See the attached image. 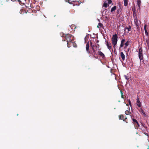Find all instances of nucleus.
Segmentation results:
<instances>
[{
  "label": "nucleus",
  "mask_w": 149,
  "mask_h": 149,
  "mask_svg": "<svg viewBox=\"0 0 149 149\" xmlns=\"http://www.w3.org/2000/svg\"><path fill=\"white\" fill-rule=\"evenodd\" d=\"M64 37L65 39L67 42L73 43L72 41L74 40V37L71 34H66Z\"/></svg>",
  "instance_id": "1"
},
{
  "label": "nucleus",
  "mask_w": 149,
  "mask_h": 149,
  "mask_svg": "<svg viewBox=\"0 0 149 149\" xmlns=\"http://www.w3.org/2000/svg\"><path fill=\"white\" fill-rule=\"evenodd\" d=\"M113 48L115 49V46L116 45L118 41V36L116 34L113 35L111 38Z\"/></svg>",
  "instance_id": "2"
},
{
  "label": "nucleus",
  "mask_w": 149,
  "mask_h": 149,
  "mask_svg": "<svg viewBox=\"0 0 149 149\" xmlns=\"http://www.w3.org/2000/svg\"><path fill=\"white\" fill-rule=\"evenodd\" d=\"M146 27H147V25L146 24H145L144 26V29L145 30V33L146 35L148 37V32H147V29H146Z\"/></svg>",
  "instance_id": "3"
},
{
  "label": "nucleus",
  "mask_w": 149,
  "mask_h": 149,
  "mask_svg": "<svg viewBox=\"0 0 149 149\" xmlns=\"http://www.w3.org/2000/svg\"><path fill=\"white\" fill-rule=\"evenodd\" d=\"M134 22H135V23L136 25V27L138 28V27H139V23L138 22L137 20V17H135Z\"/></svg>",
  "instance_id": "4"
},
{
  "label": "nucleus",
  "mask_w": 149,
  "mask_h": 149,
  "mask_svg": "<svg viewBox=\"0 0 149 149\" xmlns=\"http://www.w3.org/2000/svg\"><path fill=\"white\" fill-rule=\"evenodd\" d=\"M120 56L122 60L123 61L125 60V55H124L123 52H121L120 53Z\"/></svg>",
  "instance_id": "5"
},
{
  "label": "nucleus",
  "mask_w": 149,
  "mask_h": 149,
  "mask_svg": "<svg viewBox=\"0 0 149 149\" xmlns=\"http://www.w3.org/2000/svg\"><path fill=\"white\" fill-rule=\"evenodd\" d=\"M98 54L99 56H100L102 58H104L105 57V55L101 51H98Z\"/></svg>",
  "instance_id": "6"
},
{
  "label": "nucleus",
  "mask_w": 149,
  "mask_h": 149,
  "mask_svg": "<svg viewBox=\"0 0 149 149\" xmlns=\"http://www.w3.org/2000/svg\"><path fill=\"white\" fill-rule=\"evenodd\" d=\"M125 41V40L124 39H123L121 40L120 45V48L123 46Z\"/></svg>",
  "instance_id": "7"
},
{
  "label": "nucleus",
  "mask_w": 149,
  "mask_h": 149,
  "mask_svg": "<svg viewBox=\"0 0 149 149\" xmlns=\"http://www.w3.org/2000/svg\"><path fill=\"white\" fill-rule=\"evenodd\" d=\"M132 120L134 122V124L135 125H137L138 127L139 126V125L136 120L134 118H133L132 119Z\"/></svg>",
  "instance_id": "8"
},
{
  "label": "nucleus",
  "mask_w": 149,
  "mask_h": 149,
  "mask_svg": "<svg viewBox=\"0 0 149 149\" xmlns=\"http://www.w3.org/2000/svg\"><path fill=\"white\" fill-rule=\"evenodd\" d=\"M89 44L88 42L87 43L86 45V50L87 52H88L89 53H90V51H89Z\"/></svg>",
  "instance_id": "9"
},
{
  "label": "nucleus",
  "mask_w": 149,
  "mask_h": 149,
  "mask_svg": "<svg viewBox=\"0 0 149 149\" xmlns=\"http://www.w3.org/2000/svg\"><path fill=\"white\" fill-rule=\"evenodd\" d=\"M139 57L140 61L143 59V55L142 53H139Z\"/></svg>",
  "instance_id": "10"
},
{
  "label": "nucleus",
  "mask_w": 149,
  "mask_h": 149,
  "mask_svg": "<svg viewBox=\"0 0 149 149\" xmlns=\"http://www.w3.org/2000/svg\"><path fill=\"white\" fill-rule=\"evenodd\" d=\"M139 112L141 113V114H143L144 116H146V114L145 113V112L143 111V110L141 108L139 109Z\"/></svg>",
  "instance_id": "11"
},
{
  "label": "nucleus",
  "mask_w": 149,
  "mask_h": 149,
  "mask_svg": "<svg viewBox=\"0 0 149 149\" xmlns=\"http://www.w3.org/2000/svg\"><path fill=\"white\" fill-rule=\"evenodd\" d=\"M92 50L93 51V56L95 58H96L95 57V54H96V51L94 47H92Z\"/></svg>",
  "instance_id": "12"
},
{
  "label": "nucleus",
  "mask_w": 149,
  "mask_h": 149,
  "mask_svg": "<svg viewBox=\"0 0 149 149\" xmlns=\"http://www.w3.org/2000/svg\"><path fill=\"white\" fill-rule=\"evenodd\" d=\"M119 119L120 120H123V119L125 118V117L123 115H120L118 116Z\"/></svg>",
  "instance_id": "13"
},
{
  "label": "nucleus",
  "mask_w": 149,
  "mask_h": 149,
  "mask_svg": "<svg viewBox=\"0 0 149 149\" xmlns=\"http://www.w3.org/2000/svg\"><path fill=\"white\" fill-rule=\"evenodd\" d=\"M107 47L108 48L110 51L111 52V50L113 51L112 47L111 46V43H110L109 45Z\"/></svg>",
  "instance_id": "14"
},
{
  "label": "nucleus",
  "mask_w": 149,
  "mask_h": 149,
  "mask_svg": "<svg viewBox=\"0 0 149 149\" xmlns=\"http://www.w3.org/2000/svg\"><path fill=\"white\" fill-rule=\"evenodd\" d=\"M137 3L139 8V9H140V7L141 4V0H137Z\"/></svg>",
  "instance_id": "15"
},
{
  "label": "nucleus",
  "mask_w": 149,
  "mask_h": 149,
  "mask_svg": "<svg viewBox=\"0 0 149 149\" xmlns=\"http://www.w3.org/2000/svg\"><path fill=\"white\" fill-rule=\"evenodd\" d=\"M137 105L139 107H140L141 106V103L140 101L139 100V99L137 100V103H136Z\"/></svg>",
  "instance_id": "16"
},
{
  "label": "nucleus",
  "mask_w": 149,
  "mask_h": 149,
  "mask_svg": "<svg viewBox=\"0 0 149 149\" xmlns=\"http://www.w3.org/2000/svg\"><path fill=\"white\" fill-rule=\"evenodd\" d=\"M116 6H113V7H112L111 8V12H113L114 11L116 10Z\"/></svg>",
  "instance_id": "17"
},
{
  "label": "nucleus",
  "mask_w": 149,
  "mask_h": 149,
  "mask_svg": "<svg viewBox=\"0 0 149 149\" xmlns=\"http://www.w3.org/2000/svg\"><path fill=\"white\" fill-rule=\"evenodd\" d=\"M128 5V0H124V5L125 6H126Z\"/></svg>",
  "instance_id": "18"
},
{
  "label": "nucleus",
  "mask_w": 149,
  "mask_h": 149,
  "mask_svg": "<svg viewBox=\"0 0 149 149\" xmlns=\"http://www.w3.org/2000/svg\"><path fill=\"white\" fill-rule=\"evenodd\" d=\"M129 45L128 44V41H127L126 42H125V47L124 49H126L127 47Z\"/></svg>",
  "instance_id": "19"
},
{
  "label": "nucleus",
  "mask_w": 149,
  "mask_h": 149,
  "mask_svg": "<svg viewBox=\"0 0 149 149\" xmlns=\"http://www.w3.org/2000/svg\"><path fill=\"white\" fill-rule=\"evenodd\" d=\"M107 6H108L107 3H105V2L102 6V8H103L104 7H105V8H107Z\"/></svg>",
  "instance_id": "20"
},
{
  "label": "nucleus",
  "mask_w": 149,
  "mask_h": 149,
  "mask_svg": "<svg viewBox=\"0 0 149 149\" xmlns=\"http://www.w3.org/2000/svg\"><path fill=\"white\" fill-rule=\"evenodd\" d=\"M125 114L127 115H129L131 113L130 112V110L129 109V111L126 110L125 112Z\"/></svg>",
  "instance_id": "21"
},
{
  "label": "nucleus",
  "mask_w": 149,
  "mask_h": 149,
  "mask_svg": "<svg viewBox=\"0 0 149 149\" xmlns=\"http://www.w3.org/2000/svg\"><path fill=\"white\" fill-rule=\"evenodd\" d=\"M103 26V24L101 23H99L98 25L97 26V27L99 28L100 26L101 27H102Z\"/></svg>",
  "instance_id": "22"
},
{
  "label": "nucleus",
  "mask_w": 149,
  "mask_h": 149,
  "mask_svg": "<svg viewBox=\"0 0 149 149\" xmlns=\"http://www.w3.org/2000/svg\"><path fill=\"white\" fill-rule=\"evenodd\" d=\"M131 27L129 25L128 27H127L125 28L126 29H127L128 31H130Z\"/></svg>",
  "instance_id": "23"
},
{
  "label": "nucleus",
  "mask_w": 149,
  "mask_h": 149,
  "mask_svg": "<svg viewBox=\"0 0 149 149\" xmlns=\"http://www.w3.org/2000/svg\"><path fill=\"white\" fill-rule=\"evenodd\" d=\"M143 49L142 47H140L139 50V53H142Z\"/></svg>",
  "instance_id": "24"
},
{
  "label": "nucleus",
  "mask_w": 149,
  "mask_h": 149,
  "mask_svg": "<svg viewBox=\"0 0 149 149\" xmlns=\"http://www.w3.org/2000/svg\"><path fill=\"white\" fill-rule=\"evenodd\" d=\"M120 93H121V98L123 99H124V97L123 95V91L122 90H120Z\"/></svg>",
  "instance_id": "25"
},
{
  "label": "nucleus",
  "mask_w": 149,
  "mask_h": 149,
  "mask_svg": "<svg viewBox=\"0 0 149 149\" xmlns=\"http://www.w3.org/2000/svg\"><path fill=\"white\" fill-rule=\"evenodd\" d=\"M36 8L37 10L36 11H39L40 9V7L38 6H36Z\"/></svg>",
  "instance_id": "26"
},
{
  "label": "nucleus",
  "mask_w": 149,
  "mask_h": 149,
  "mask_svg": "<svg viewBox=\"0 0 149 149\" xmlns=\"http://www.w3.org/2000/svg\"><path fill=\"white\" fill-rule=\"evenodd\" d=\"M1 5H3L4 4V3L5 2V1H3V0H1Z\"/></svg>",
  "instance_id": "27"
},
{
  "label": "nucleus",
  "mask_w": 149,
  "mask_h": 149,
  "mask_svg": "<svg viewBox=\"0 0 149 149\" xmlns=\"http://www.w3.org/2000/svg\"><path fill=\"white\" fill-rule=\"evenodd\" d=\"M127 118L125 116V118L123 119V120L126 123H127L128 122L127 121Z\"/></svg>",
  "instance_id": "28"
},
{
  "label": "nucleus",
  "mask_w": 149,
  "mask_h": 149,
  "mask_svg": "<svg viewBox=\"0 0 149 149\" xmlns=\"http://www.w3.org/2000/svg\"><path fill=\"white\" fill-rule=\"evenodd\" d=\"M124 77H125V79H126L127 80H128L129 79V77L128 76H127V75H124Z\"/></svg>",
  "instance_id": "29"
},
{
  "label": "nucleus",
  "mask_w": 149,
  "mask_h": 149,
  "mask_svg": "<svg viewBox=\"0 0 149 149\" xmlns=\"http://www.w3.org/2000/svg\"><path fill=\"white\" fill-rule=\"evenodd\" d=\"M133 16H134V15L136 16V12H135V9H134V10H133Z\"/></svg>",
  "instance_id": "30"
},
{
  "label": "nucleus",
  "mask_w": 149,
  "mask_h": 149,
  "mask_svg": "<svg viewBox=\"0 0 149 149\" xmlns=\"http://www.w3.org/2000/svg\"><path fill=\"white\" fill-rule=\"evenodd\" d=\"M90 42V45H91V47H92H92H94L95 46L94 45H93L91 41Z\"/></svg>",
  "instance_id": "31"
},
{
  "label": "nucleus",
  "mask_w": 149,
  "mask_h": 149,
  "mask_svg": "<svg viewBox=\"0 0 149 149\" xmlns=\"http://www.w3.org/2000/svg\"><path fill=\"white\" fill-rule=\"evenodd\" d=\"M128 101L129 105H130V106L131 107L132 106V104H131V101H130V100H128Z\"/></svg>",
  "instance_id": "32"
},
{
  "label": "nucleus",
  "mask_w": 149,
  "mask_h": 149,
  "mask_svg": "<svg viewBox=\"0 0 149 149\" xmlns=\"http://www.w3.org/2000/svg\"><path fill=\"white\" fill-rule=\"evenodd\" d=\"M106 45H107V46H108V45H109V41H108V40H107L106 41Z\"/></svg>",
  "instance_id": "33"
},
{
  "label": "nucleus",
  "mask_w": 149,
  "mask_h": 149,
  "mask_svg": "<svg viewBox=\"0 0 149 149\" xmlns=\"http://www.w3.org/2000/svg\"><path fill=\"white\" fill-rule=\"evenodd\" d=\"M65 1L66 2H68L69 3H70L71 4H72V3H71L70 2V0H65Z\"/></svg>",
  "instance_id": "34"
},
{
  "label": "nucleus",
  "mask_w": 149,
  "mask_h": 149,
  "mask_svg": "<svg viewBox=\"0 0 149 149\" xmlns=\"http://www.w3.org/2000/svg\"><path fill=\"white\" fill-rule=\"evenodd\" d=\"M109 4H110L111 3L112 1L111 0H107Z\"/></svg>",
  "instance_id": "35"
},
{
  "label": "nucleus",
  "mask_w": 149,
  "mask_h": 149,
  "mask_svg": "<svg viewBox=\"0 0 149 149\" xmlns=\"http://www.w3.org/2000/svg\"><path fill=\"white\" fill-rule=\"evenodd\" d=\"M67 42V44H68V45H67V47H70V44H69V43H70L71 42Z\"/></svg>",
  "instance_id": "36"
},
{
  "label": "nucleus",
  "mask_w": 149,
  "mask_h": 149,
  "mask_svg": "<svg viewBox=\"0 0 149 149\" xmlns=\"http://www.w3.org/2000/svg\"><path fill=\"white\" fill-rule=\"evenodd\" d=\"M146 42L148 44V42H149V41H148V39L146 40Z\"/></svg>",
  "instance_id": "37"
},
{
  "label": "nucleus",
  "mask_w": 149,
  "mask_h": 149,
  "mask_svg": "<svg viewBox=\"0 0 149 149\" xmlns=\"http://www.w3.org/2000/svg\"><path fill=\"white\" fill-rule=\"evenodd\" d=\"M95 46L96 47V48L97 49L99 50H100V49H99V47H97V45H95Z\"/></svg>",
  "instance_id": "38"
},
{
  "label": "nucleus",
  "mask_w": 149,
  "mask_h": 149,
  "mask_svg": "<svg viewBox=\"0 0 149 149\" xmlns=\"http://www.w3.org/2000/svg\"><path fill=\"white\" fill-rule=\"evenodd\" d=\"M22 11H24L23 10H20V13H22Z\"/></svg>",
  "instance_id": "39"
},
{
  "label": "nucleus",
  "mask_w": 149,
  "mask_h": 149,
  "mask_svg": "<svg viewBox=\"0 0 149 149\" xmlns=\"http://www.w3.org/2000/svg\"><path fill=\"white\" fill-rule=\"evenodd\" d=\"M129 50H130V48H128V49H127V52H129Z\"/></svg>",
  "instance_id": "40"
},
{
  "label": "nucleus",
  "mask_w": 149,
  "mask_h": 149,
  "mask_svg": "<svg viewBox=\"0 0 149 149\" xmlns=\"http://www.w3.org/2000/svg\"><path fill=\"white\" fill-rule=\"evenodd\" d=\"M125 52H126V54H127H127H128V53L127 52V51H125Z\"/></svg>",
  "instance_id": "41"
},
{
  "label": "nucleus",
  "mask_w": 149,
  "mask_h": 149,
  "mask_svg": "<svg viewBox=\"0 0 149 149\" xmlns=\"http://www.w3.org/2000/svg\"><path fill=\"white\" fill-rule=\"evenodd\" d=\"M11 1H16V0H11Z\"/></svg>",
  "instance_id": "42"
},
{
  "label": "nucleus",
  "mask_w": 149,
  "mask_h": 149,
  "mask_svg": "<svg viewBox=\"0 0 149 149\" xmlns=\"http://www.w3.org/2000/svg\"><path fill=\"white\" fill-rule=\"evenodd\" d=\"M105 17H106V18H107V16H106Z\"/></svg>",
  "instance_id": "43"
},
{
  "label": "nucleus",
  "mask_w": 149,
  "mask_h": 149,
  "mask_svg": "<svg viewBox=\"0 0 149 149\" xmlns=\"http://www.w3.org/2000/svg\"><path fill=\"white\" fill-rule=\"evenodd\" d=\"M126 105H127V106H128V104H126Z\"/></svg>",
  "instance_id": "44"
},
{
  "label": "nucleus",
  "mask_w": 149,
  "mask_h": 149,
  "mask_svg": "<svg viewBox=\"0 0 149 149\" xmlns=\"http://www.w3.org/2000/svg\"><path fill=\"white\" fill-rule=\"evenodd\" d=\"M147 149H149V148H148Z\"/></svg>",
  "instance_id": "45"
},
{
  "label": "nucleus",
  "mask_w": 149,
  "mask_h": 149,
  "mask_svg": "<svg viewBox=\"0 0 149 149\" xmlns=\"http://www.w3.org/2000/svg\"><path fill=\"white\" fill-rule=\"evenodd\" d=\"M97 45H98V46H99V45H98V44H97Z\"/></svg>",
  "instance_id": "46"
}]
</instances>
